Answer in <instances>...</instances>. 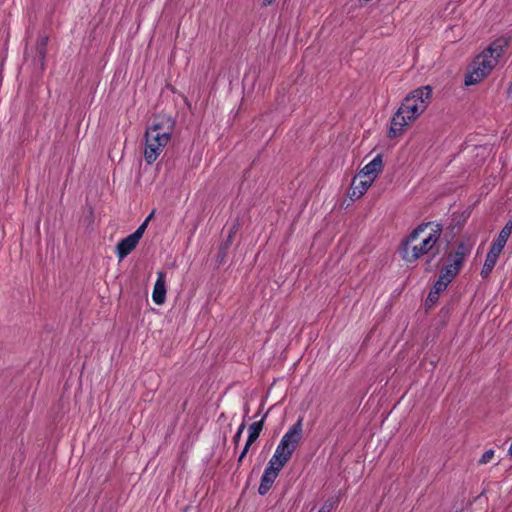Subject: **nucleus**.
I'll use <instances>...</instances> for the list:
<instances>
[{
  "instance_id": "5701e85b",
  "label": "nucleus",
  "mask_w": 512,
  "mask_h": 512,
  "mask_svg": "<svg viewBox=\"0 0 512 512\" xmlns=\"http://www.w3.org/2000/svg\"><path fill=\"white\" fill-rule=\"evenodd\" d=\"M439 296L440 295L438 293H434L433 290H430V292L428 294V297H427V300H426V303L427 304L429 303L431 305L435 304L438 301Z\"/></svg>"
},
{
  "instance_id": "412c9836",
  "label": "nucleus",
  "mask_w": 512,
  "mask_h": 512,
  "mask_svg": "<svg viewBox=\"0 0 512 512\" xmlns=\"http://www.w3.org/2000/svg\"><path fill=\"white\" fill-rule=\"evenodd\" d=\"M494 267L495 266L484 262V265H483V267L481 269V272H480L482 278L483 279L488 278L490 276L491 272L493 271Z\"/></svg>"
},
{
  "instance_id": "cd10ccee",
  "label": "nucleus",
  "mask_w": 512,
  "mask_h": 512,
  "mask_svg": "<svg viewBox=\"0 0 512 512\" xmlns=\"http://www.w3.org/2000/svg\"><path fill=\"white\" fill-rule=\"evenodd\" d=\"M508 454H509L510 456H512V442H511V445H510V447H509Z\"/></svg>"
},
{
  "instance_id": "0eeeda50",
  "label": "nucleus",
  "mask_w": 512,
  "mask_h": 512,
  "mask_svg": "<svg viewBox=\"0 0 512 512\" xmlns=\"http://www.w3.org/2000/svg\"><path fill=\"white\" fill-rule=\"evenodd\" d=\"M359 178V176H356L351 182V186L348 192V196L351 200H357L362 197L373 183V181L368 178L367 180H362Z\"/></svg>"
},
{
  "instance_id": "b1692460",
  "label": "nucleus",
  "mask_w": 512,
  "mask_h": 512,
  "mask_svg": "<svg viewBox=\"0 0 512 512\" xmlns=\"http://www.w3.org/2000/svg\"><path fill=\"white\" fill-rule=\"evenodd\" d=\"M446 288L447 286H445L443 282L436 281L431 290H433L434 293H438L440 295L443 291L446 290Z\"/></svg>"
},
{
  "instance_id": "9b49d317",
  "label": "nucleus",
  "mask_w": 512,
  "mask_h": 512,
  "mask_svg": "<svg viewBox=\"0 0 512 512\" xmlns=\"http://www.w3.org/2000/svg\"><path fill=\"white\" fill-rule=\"evenodd\" d=\"M512 234V220H509L502 230L499 232L498 237L493 241L491 247L501 251L504 249L509 237Z\"/></svg>"
},
{
  "instance_id": "f3484780",
  "label": "nucleus",
  "mask_w": 512,
  "mask_h": 512,
  "mask_svg": "<svg viewBox=\"0 0 512 512\" xmlns=\"http://www.w3.org/2000/svg\"><path fill=\"white\" fill-rule=\"evenodd\" d=\"M500 254H501V251L497 250L496 248L494 249V248L490 247V249L487 253L485 262L495 266Z\"/></svg>"
},
{
  "instance_id": "4be33fe9",
  "label": "nucleus",
  "mask_w": 512,
  "mask_h": 512,
  "mask_svg": "<svg viewBox=\"0 0 512 512\" xmlns=\"http://www.w3.org/2000/svg\"><path fill=\"white\" fill-rule=\"evenodd\" d=\"M245 422H242L240 424V426L238 427V430L237 432L235 433L234 437H233V443L237 446L240 442V439H241V436H242V433L245 429Z\"/></svg>"
},
{
  "instance_id": "bb28decb",
  "label": "nucleus",
  "mask_w": 512,
  "mask_h": 512,
  "mask_svg": "<svg viewBox=\"0 0 512 512\" xmlns=\"http://www.w3.org/2000/svg\"><path fill=\"white\" fill-rule=\"evenodd\" d=\"M274 0H264L265 5H270L273 3Z\"/></svg>"
},
{
  "instance_id": "9d476101",
  "label": "nucleus",
  "mask_w": 512,
  "mask_h": 512,
  "mask_svg": "<svg viewBox=\"0 0 512 512\" xmlns=\"http://www.w3.org/2000/svg\"><path fill=\"white\" fill-rule=\"evenodd\" d=\"M472 246L465 242H460L454 253L449 255V261H453L456 265L462 266L465 258L470 254Z\"/></svg>"
},
{
  "instance_id": "4468645a",
  "label": "nucleus",
  "mask_w": 512,
  "mask_h": 512,
  "mask_svg": "<svg viewBox=\"0 0 512 512\" xmlns=\"http://www.w3.org/2000/svg\"><path fill=\"white\" fill-rule=\"evenodd\" d=\"M152 216H153V212L144 220V222L132 234H130L138 242L142 238V236L147 228L148 222L150 221Z\"/></svg>"
},
{
  "instance_id": "1a4fd4ad",
  "label": "nucleus",
  "mask_w": 512,
  "mask_h": 512,
  "mask_svg": "<svg viewBox=\"0 0 512 512\" xmlns=\"http://www.w3.org/2000/svg\"><path fill=\"white\" fill-rule=\"evenodd\" d=\"M139 242L131 235L123 238L116 245V255L119 261L127 257L137 246Z\"/></svg>"
},
{
  "instance_id": "a878e982",
  "label": "nucleus",
  "mask_w": 512,
  "mask_h": 512,
  "mask_svg": "<svg viewBox=\"0 0 512 512\" xmlns=\"http://www.w3.org/2000/svg\"><path fill=\"white\" fill-rule=\"evenodd\" d=\"M250 446L251 445H248V442L245 443V446H244V448H243V450H242V452L240 454L242 457L246 456L247 452L249 451Z\"/></svg>"
},
{
  "instance_id": "ddd939ff",
  "label": "nucleus",
  "mask_w": 512,
  "mask_h": 512,
  "mask_svg": "<svg viewBox=\"0 0 512 512\" xmlns=\"http://www.w3.org/2000/svg\"><path fill=\"white\" fill-rule=\"evenodd\" d=\"M461 267L462 266L456 265L453 261H449V263L441 269L440 273L453 281V279L458 275Z\"/></svg>"
},
{
  "instance_id": "2eb2a0df",
  "label": "nucleus",
  "mask_w": 512,
  "mask_h": 512,
  "mask_svg": "<svg viewBox=\"0 0 512 512\" xmlns=\"http://www.w3.org/2000/svg\"><path fill=\"white\" fill-rule=\"evenodd\" d=\"M152 216H153V212L144 220V222L132 234H130L138 242L142 238V236L147 228L148 222L150 221Z\"/></svg>"
},
{
  "instance_id": "39448f33",
  "label": "nucleus",
  "mask_w": 512,
  "mask_h": 512,
  "mask_svg": "<svg viewBox=\"0 0 512 512\" xmlns=\"http://www.w3.org/2000/svg\"><path fill=\"white\" fill-rule=\"evenodd\" d=\"M174 121L162 118L154 121L145 132L144 159L148 165L153 164L171 139Z\"/></svg>"
},
{
  "instance_id": "6e6552de",
  "label": "nucleus",
  "mask_w": 512,
  "mask_h": 512,
  "mask_svg": "<svg viewBox=\"0 0 512 512\" xmlns=\"http://www.w3.org/2000/svg\"><path fill=\"white\" fill-rule=\"evenodd\" d=\"M152 299L157 305H161L166 299V285H165V273L162 271L157 272V280L154 284L152 293Z\"/></svg>"
},
{
  "instance_id": "aec40b11",
  "label": "nucleus",
  "mask_w": 512,
  "mask_h": 512,
  "mask_svg": "<svg viewBox=\"0 0 512 512\" xmlns=\"http://www.w3.org/2000/svg\"><path fill=\"white\" fill-rule=\"evenodd\" d=\"M494 267L495 266L484 262V265H483V267L481 269V272H480L482 278L483 279L488 278L490 276L491 272L493 271Z\"/></svg>"
},
{
  "instance_id": "f257e3e1",
  "label": "nucleus",
  "mask_w": 512,
  "mask_h": 512,
  "mask_svg": "<svg viewBox=\"0 0 512 512\" xmlns=\"http://www.w3.org/2000/svg\"><path fill=\"white\" fill-rule=\"evenodd\" d=\"M303 435L302 418H299L287 432L282 436L279 441L273 456L268 461V464L260 479L258 493L262 496L266 495L271 489L273 483L279 475V472L292 458L293 453L299 446Z\"/></svg>"
},
{
  "instance_id": "6ab92c4d",
  "label": "nucleus",
  "mask_w": 512,
  "mask_h": 512,
  "mask_svg": "<svg viewBox=\"0 0 512 512\" xmlns=\"http://www.w3.org/2000/svg\"><path fill=\"white\" fill-rule=\"evenodd\" d=\"M493 457H494V450L493 449H489V450H487L486 452L483 453V455L479 459L478 463L480 465L487 464V463H489L491 461V459Z\"/></svg>"
},
{
  "instance_id": "dca6fc26",
  "label": "nucleus",
  "mask_w": 512,
  "mask_h": 512,
  "mask_svg": "<svg viewBox=\"0 0 512 512\" xmlns=\"http://www.w3.org/2000/svg\"><path fill=\"white\" fill-rule=\"evenodd\" d=\"M339 503L338 497H331L325 501L318 512H331Z\"/></svg>"
},
{
  "instance_id": "393cba45",
  "label": "nucleus",
  "mask_w": 512,
  "mask_h": 512,
  "mask_svg": "<svg viewBox=\"0 0 512 512\" xmlns=\"http://www.w3.org/2000/svg\"><path fill=\"white\" fill-rule=\"evenodd\" d=\"M437 281L443 282V284L447 287L452 282L450 279H448L445 275H442L441 273H440Z\"/></svg>"
},
{
  "instance_id": "a211bd4d",
  "label": "nucleus",
  "mask_w": 512,
  "mask_h": 512,
  "mask_svg": "<svg viewBox=\"0 0 512 512\" xmlns=\"http://www.w3.org/2000/svg\"><path fill=\"white\" fill-rule=\"evenodd\" d=\"M48 38L41 37L37 44V52L39 57L43 60L46 54V46H47Z\"/></svg>"
},
{
  "instance_id": "c85d7f7f",
  "label": "nucleus",
  "mask_w": 512,
  "mask_h": 512,
  "mask_svg": "<svg viewBox=\"0 0 512 512\" xmlns=\"http://www.w3.org/2000/svg\"><path fill=\"white\" fill-rule=\"evenodd\" d=\"M243 459H244V457H242L241 455H239V457H238V463H241Z\"/></svg>"
},
{
  "instance_id": "7ed1b4c3",
  "label": "nucleus",
  "mask_w": 512,
  "mask_h": 512,
  "mask_svg": "<svg viewBox=\"0 0 512 512\" xmlns=\"http://www.w3.org/2000/svg\"><path fill=\"white\" fill-rule=\"evenodd\" d=\"M432 97L429 85L413 90L402 102L391 119L388 136L395 138L402 134L404 127L418 118L428 107Z\"/></svg>"
},
{
  "instance_id": "423d86ee",
  "label": "nucleus",
  "mask_w": 512,
  "mask_h": 512,
  "mask_svg": "<svg viewBox=\"0 0 512 512\" xmlns=\"http://www.w3.org/2000/svg\"><path fill=\"white\" fill-rule=\"evenodd\" d=\"M383 169V160L381 155H377L372 161L366 164L359 172V177H366L374 181Z\"/></svg>"
},
{
  "instance_id": "20e7f679",
  "label": "nucleus",
  "mask_w": 512,
  "mask_h": 512,
  "mask_svg": "<svg viewBox=\"0 0 512 512\" xmlns=\"http://www.w3.org/2000/svg\"><path fill=\"white\" fill-rule=\"evenodd\" d=\"M509 45V40L504 37L494 40L473 61L470 72L465 77V85H475L487 77L495 68L499 58Z\"/></svg>"
},
{
  "instance_id": "f8f14e48",
  "label": "nucleus",
  "mask_w": 512,
  "mask_h": 512,
  "mask_svg": "<svg viewBox=\"0 0 512 512\" xmlns=\"http://www.w3.org/2000/svg\"><path fill=\"white\" fill-rule=\"evenodd\" d=\"M267 417V413L263 415V417L254 423H252L248 428V438L247 441L248 445H252L260 436L261 431L264 427V421Z\"/></svg>"
},
{
  "instance_id": "f03ea898",
  "label": "nucleus",
  "mask_w": 512,
  "mask_h": 512,
  "mask_svg": "<svg viewBox=\"0 0 512 512\" xmlns=\"http://www.w3.org/2000/svg\"><path fill=\"white\" fill-rule=\"evenodd\" d=\"M442 225L439 223H422L415 228L401 244V256L406 262H415L424 255L431 253L435 257L439 251L436 246L441 235Z\"/></svg>"
}]
</instances>
